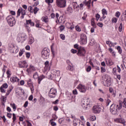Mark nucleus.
<instances>
[{
  "mask_svg": "<svg viewBox=\"0 0 126 126\" xmlns=\"http://www.w3.org/2000/svg\"><path fill=\"white\" fill-rule=\"evenodd\" d=\"M116 123H119L120 124H122V125H125V120L122 118H117L114 120Z\"/></svg>",
  "mask_w": 126,
  "mask_h": 126,
  "instance_id": "obj_19",
  "label": "nucleus"
},
{
  "mask_svg": "<svg viewBox=\"0 0 126 126\" xmlns=\"http://www.w3.org/2000/svg\"><path fill=\"white\" fill-rule=\"evenodd\" d=\"M10 80L12 83H15V82H19V78L15 76L11 77Z\"/></svg>",
  "mask_w": 126,
  "mask_h": 126,
  "instance_id": "obj_18",
  "label": "nucleus"
},
{
  "mask_svg": "<svg viewBox=\"0 0 126 126\" xmlns=\"http://www.w3.org/2000/svg\"><path fill=\"white\" fill-rule=\"evenodd\" d=\"M33 78L34 79H38L39 78V75L38 74L37 72H35L33 76Z\"/></svg>",
  "mask_w": 126,
  "mask_h": 126,
  "instance_id": "obj_30",
  "label": "nucleus"
},
{
  "mask_svg": "<svg viewBox=\"0 0 126 126\" xmlns=\"http://www.w3.org/2000/svg\"><path fill=\"white\" fill-rule=\"evenodd\" d=\"M97 25L99 26V27H101V28L103 27V23H98L97 24Z\"/></svg>",
  "mask_w": 126,
  "mask_h": 126,
  "instance_id": "obj_61",
  "label": "nucleus"
},
{
  "mask_svg": "<svg viewBox=\"0 0 126 126\" xmlns=\"http://www.w3.org/2000/svg\"><path fill=\"white\" fill-rule=\"evenodd\" d=\"M77 88L80 92H81L82 93H85L86 92V87L83 85L79 84Z\"/></svg>",
  "mask_w": 126,
  "mask_h": 126,
  "instance_id": "obj_10",
  "label": "nucleus"
},
{
  "mask_svg": "<svg viewBox=\"0 0 126 126\" xmlns=\"http://www.w3.org/2000/svg\"><path fill=\"white\" fill-rule=\"evenodd\" d=\"M0 92L2 93H5L6 91L4 90V88H2V87H0Z\"/></svg>",
  "mask_w": 126,
  "mask_h": 126,
  "instance_id": "obj_46",
  "label": "nucleus"
},
{
  "mask_svg": "<svg viewBox=\"0 0 126 126\" xmlns=\"http://www.w3.org/2000/svg\"><path fill=\"white\" fill-rule=\"evenodd\" d=\"M91 25H92V26H93V27H94L95 28H96V24L94 22V21H93L92 20L91 21Z\"/></svg>",
  "mask_w": 126,
  "mask_h": 126,
  "instance_id": "obj_53",
  "label": "nucleus"
},
{
  "mask_svg": "<svg viewBox=\"0 0 126 126\" xmlns=\"http://www.w3.org/2000/svg\"><path fill=\"white\" fill-rule=\"evenodd\" d=\"M41 19L43 22H45V23H48V22L49 21L48 16L42 17Z\"/></svg>",
  "mask_w": 126,
  "mask_h": 126,
  "instance_id": "obj_27",
  "label": "nucleus"
},
{
  "mask_svg": "<svg viewBox=\"0 0 126 126\" xmlns=\"http://www.w3.org/2000/svg\"><path fill=\"white\" fill-rule=\"evenodd\" d=\"M118 21V19L117 18H113L112 19V22L113 23H117Z\"/></svg>",
  "mask_w": 126,
  "mask_h": 126,
  "instance_id": "obj_44",
  "label": "nucleus"
},
{
  "mask_svg": "<svg viewBox=\"0 0 126 126\" xmlns=\"http://www.w3.org/2000/svg\"><path fill=\"white\" fill-rule=\"evenodd\" d=\"M122 105L123 106L124 108H126V98L124 99V101L122 103Z\"/></svg>",
  "mask_w": 126,
  "mask_h": 126,
  "instance_id": "obj_48",
  "label": "nucleus"
},
{
  "mask_svg": "<svg viewBox=\"0 0 126 126\" xmlns=\"http://www.w3.org/2000/svg\"><path fill=\"white\" fill-rule=\"evenodd\" d=\"M31 54L30 53V52H28L26 54V58L27 59H29V58H30V56H31Z\"/></svg>",
  "mask_w": 126,
  "mask_h": 126,
  "instance_id": "obj_57",
  "label": "nucleus"
},
{
  "mask_svg": "<svg viewBox=\"0 0 126 126\" xmlns=\"http://www.w3.org/2000/svg\"><path fill=\"white\" fill-rule=\"evenodd\" d=\"M90 105V99L89 98H84L81 102V106L84 110H88Z\"/></svg>",
  "mask_w": 126,
  "mask_h": 126,
  "instance_id": "obj_2",
  "label": "nucleus"
},
{
  "mask_svg": "<svg viewBox=\"0 0 126 126\" xmlns=\"http://www.w3.org/2000/svg\"><path fill=\"white\" fill-rule=\"evenodd\" d=\"M56 95H57V90L54 88H51L49 91V97L50 98H56Z\"/></svg>",
  "mask_w": 126,
  "mask_h": 126,
  "instance_id": "obj_8",
  "label": "nucleus"
},
{
  "mask_svg": "<svg viewBox=\"0 0 126 126\" xmlns=\"http://www.w3.org/2000/svg\"><path fill=\"white\" fill-rule=\"evenodd\" d=\"M7 22H8V24L10 26V27H13L15 25V23H16V21H15V19L12 15H9L6 18Z\"/></svg>",
  "mask_w": 126,
  "mask_h": 126,
  "instance_id": "obj_3",
  "label": "nucleus"
},
{
  "mask_svg": "<svg viewBox=\"0 0 126 126\" xmlns=\"http://www.w3.org/2000/svg\"><path fill=\"white\" fill-rule=\"evenodd\" d=\"M67 99L68 100H72L73 99V94H71V93L68 92L67 93Z\"/></svg>",
  "mask_w": 126,
  "mask_h": 126,
  "instance_id": "obj_20",
  "label": "nucleus"
},
{
  "mask_svg": "<svg viewBox=\"0 0 126 126\" xmlns=\"http://www.w3.org/2000/svg\"><path fill=\"white\" fill-rule=\"evenodd\" d=\"M11 47H12L11 50H12V53H13L14 54H17V53H18V52H19V48L18 47V46H14L12 44V45H11Z\"/></svg>",
  "mask_w": 126,
  "mask_h": 126,
  "instance_id": "obj_15",
  "label": "nucleus"
},
{
  "mask_svg": "<svg viewBox=\"0 0 126 126\" xmlns=\"http://www.w3.org/2000/svg\"><path fill=\"white\" fill-rule=\"evenodd\" d=\"M27 83L30 88V89L32 91V93H33L34 92V86H33V84L32 83V81L30 79H29L28 80H27Z\"/></svg>",
  "mask_w": 126,
  "mask_h": 126,
  "instance_id": "obj_14",
  "label": "nucleus"
},
{
  "mask_svg": "<svg viewBox=\"0 0 126 126\" xmlns=\"http://www.w3.org/2000/svg\"><path fill=\"white\" fill-rule=\"evenodd\" d=\"M26 38H27L26 34L24 33H22L21 34L20 36H18L17 39L19 43L20 42L22 43L26 40Z\"/></svg>",
  "mask_w": 126,
  "mask_h": 126,
  "instance_id": "obj_9",
  "label": "nucleus"
},
{
  "mask_svg": "<svg viewBox=\"0 0 126 126\" xmlns=\"http://www.w3.org/2000/svg\"><path fill=\"white\" fill-rule=\"evenodd\" d=\"M80 43L81 45L87 44V39H80Z\"/></svg>",
  "mask_w": 126,
  "mask_h": 126,
  "instance_id": "obj_26",
  "label": "nucleus"
},
{
  "mask_svg": "<svg viewBox=\"0 0 126 126\" xmlns=\"http://www.w3.org/2000/svg\"><path fill=\"white\" fill-rule=\"evenodd\" d=\"M75 28H76V31H78V32H80V31H81V29H80L79 26H76Z\"/></svg>",
  "mask_w": 126,
  "mask_h": 126,
  "instance_id": "obj_54",
  "label": "nucleus"
},
{
  "mask_svg": "<svg viewBox=\"0 0 126 126\" xmlns=\"http://www.w3.org/2000/svg\"><path fill=\"white\" fill-rule=\"evenodd\" d=\"M41 54L42 59L47 60V59H49V57H50V50L48 48H45L42 51Z\"/></svg>",
  "mask_w": 126,
  "mask_h": 126,
  "instance_id": "obj_5",
  "label": "nucleus"
},
{
  "mask_svg": "<svg viewBox=\"0 0 126 126\" xmlns=\"http://www.w3.org/2000/svg\"><path fill=\"white\" fill-rule=\"evenodd\" d=\"M12 116H13V123H14V122H15V121H16V116L15 115V114L13 113L12 114Z\"/></svg>",
  "mask_w": 126,
  "mask_h": 126,
  "instance_id": "obj_43",
  "label": "nucleus"
},
{
  "mask_svg": "<svg viewBox=\"0 0 126 126\" xmlns=\"http://www.w3.org/2000/svg\"><path fill=\"white\" fill-rule=\"evenodd\" d=\"M72 5L74 9H75V8L78 9V8H80V6H79V5L77 4V2H73L72 3Z\"/></svg>",
  "mask_w": 126,
  "mask_h": 126,
  "instance_id": "obj_24",
  "label": "nucleus"
},
{
  "mask_svg": "<svg viewBox=\"0 0 126 126\" xmlns=\"http://www.w3.org/2000/svg\"><path fill=\"white\" fill-rule=\"evenodd\" d=\"M12 89H13V86L12 85H11L9 87V89L7 90V92L6 93L5 96H8L9 94H10V92L12 91Z\"/></svg>",
  "mask_w": 126,
  "mask_h": 126,
  "instance_id": "obj_21",
  "label": "nucleus"
},
{
  "mask_svg": "<svg viewBox=\"0 0 126 126\" xmlns=\"http://www.w3.org/2000/svg\"><path fill=\"white\" fill-rule=\"evenodd\" d=\"M95 18L96 21H98V20H99V19H100V15L99 14H96L95 15Z\"/></svg>",
  "mask_w": 126,
  "mask_h": 126,
  "instance_id": "obj_52",
  "label": "nucleus"
},
{
  "mask_svg": "<svg viewBox=\"0 0 126 126\" xmlns=\"http://www.w3.org/2000/svg\"><path fill=\"white\" fill-rule=\"evenodd\" d=\"M101 71L102 73L105 72L106 71V69L105 68V67H101Z\"/></svg>",
  "mask_w": 126,
  "mask_h": 126,
  "instance_id": "obj_64",
  "label": "nucleus"
},
{
  "mask_svg": "<svg viewBox=\"0 0 126 126\" xmlns=\"http://www.w3.org/2000/svg\"><path fill=\"white\" fill-rule=\"evenodd\" d=\"M117 49L119 54H122V52H123V50H122V48L119 46L117 47Z\"/></svg>",
  "mask_w": 126,
  "mask_h": 126,
  "instance_id": "obj_40",
  "label": "nucleus"
},
{
  "mask_svg": "<svg viewBox=\"0 0 126 126\" xmlns=\"http://www.w3.org/2000/svg\"><path fill=\"white\" fill-rule=\"evenodd\" d=\"M67 11L68 13H69V14L71 13L72 12H73L72 8H71L70 7L67 8Z\"/></svg>",
  "mask_w": 126,
  "mask_h": 126,
  "instance_id": "obj_32",
  "label": "nucleus"
},
{
  "mask_svg": "<svg viewBox=\"0 0 126 126\" xmlns=\"http://www.w3.org/2000/svg\"><path fill=\"white\" fill-rule=\"evenodd\" d=\"M26 24L27 25H30L31 26H34L35 24L34 22H32V20H26Z\"/></svg>",
  "mask_w": 126,
  "mask_h": 126,
  "instance_id": "obj_23",
  "label": "nucleus"
},
{
  "mask_svg": "<svg viewBox=\"0 0 126 126\" xmlns=\"http://www.w3.org/2000/svg\"><path fill=\"white\" fill-rule=\"evenodd\" d=\"M92 68L91 66H88L86 68L87 72H90V71H91Z\"/></svg>",
  "mask_w": 126,
  "mask_h": 126,
  "instance_id": "obj_49",
  "label": "nucleus"
},
{
  "mask_svg": "<svg viewBox=\"0 0 126 126\" xmlns=\"http://www.w3.org/2000/svg\"><path fill=\"white\" fill-rule=\"evenodd\" d=\"M36 68L32 65H30V67L27 69V71L28 73H31L32 71H35Z\"/></svg>",
  "mask_w": 126,
  "mask_h": 126,
  "instance_id": "obj_17",
  "label": "nucleus"
},
{
  "mask_svg": "<svg viewBox=\"0 0 126 126\" xmlns=\"http://www.w3.org/2000/svg\"><path fill=\"white\" fill-rule=\"evenodd\" d=\"M112 102V101H111V100H110L109 99H107L106 100V106L107 107H108V106H109V105H110V103Z\"/></svg>",
  "mask_w": 126,
  "mask_h": 126,
  "instance_id": "obj_47",
  "label": "nucleus"
},
{
  "mask_svg": "<svg viewBox=\"0 0 126 126\" xmlns=\"http://www.w3.org/2000/svg\"><path fill=\"white\" fill-rule=\"evenodd\" d=\"M73 95H77V90H74L73 91Z\"/></svg>",
  "mask_w": 126,
  "mask_h": 126,
  "instance_id": "obj_62",
  "label": "nucleus"
},
{
  "mask_svg": "<svg viewBox=\"0 0 126 126\" xmlns=\"http://www.w3.org/2000/svg\"><path fill=\"white\" fill-rule=\"evenodd\" d=\"M121 15V12L119 11H117L115 13V16L117 17V18L120 17V16Z\"/></svg>",
  "mask_w": 126,
  "mask_h": 126,
  "instance_id": "obj_50",
  "label": "nucleus"
},
{
  "mask_svg": "<svg viewBox=\"0 0 126 126\" xmlns=\"http://www.w3.org/2000/svg\"><path fill=\"white\" fill-rule=\"evenodd\" d=\"M79 46L78 44H76L74 45V48H75V49H77V50H79Z\"/></svg>",
  "mask_w": 126,
  "mask_h": 126,
  "instance_id": "obj_60",
  "label": "nucleus"
},
{
  "mask_svg": "<svg viewBox=\"0 0 126 126\" xmlns=\"http://www.w3.org/2000/svg\"><path fill=\"white\" fill-rule=\"evenodd\" d=\"M39 11V8H38L37 7H34L33 9V13L34 14H37V12Z\"/></svg>",
  "mask_w": 126,
  "mask_h": 126,
  "instance_id": "obj_34",
  "label": "nucleus"
},
{
  "mask_svg": "<svg viewBox=\"0 0 126 126\" xmlns=\"http://www.w3.org/2000/svg\"><path fill=\"white\" fill-rule=\"evenodd\" d=\"M17 17H19L20 16V14H21V19H24V16L26 15V11L25 10L23 9L22 7H20L17 11Z\"/></svg>",
  "mask_w": 126,
  "mask_h": 126,
  "instance_id": "obj_6",
  "label": "nucleus"
},
{
  "mask_svg": "<svg viewBox=\"0 0 126 126\" xmlns=\"http://www.w3.org/2000/svg\"><path fill=\"white\" fill-rule=\"evenodd\" d=\"M73 123L74 126H84L83 123H82V122H80V120L78 119L73 120Z\"/></svg>",
  "mask_w": 126,
  "mask_h": 126,
  "instance_id": "obj_12",
  "label": "nucleus"
},
{
  "mask_svg": "<svg viewBox=\"0 0 126 126\" xmlns=\"http://www.w3.org/2000/svg\"><path fill=\"white\" fill-rule=\"evenodd\" d=\"M45 2L48 4H50V3H53L54 2V0H45Z\"/></svg>",
  "mask_w": 126,
  "mask_h": 126,
  "instance_id": "obj_42",
  "label": "nucleus"
},
{
  "mask_svg": "<svg viewBox=\"0 0 126 126\" xmlns=\"http://www.w3.org/2000/svg\"><path fill=\"white\" fill-rule=\"evenodd\" d=\"M71 52L72 53V54H76V53H77V50L74 49H72L71 50Z\"/></svg>",
  "mask_w": 126,
  "mask_h": 126,
  "instance_id": "obj_55",
  "label": "nucleus"
},
{
  "mask_svg": "<svg viewBox=\"0 0 126 126\" xmlns=\"http://www.w3.org/2000/svg\"><path fill=\"white\" fill-rule=\"evenodd\" d=\"M101 11L103 15H107V10H106V9L105 8L102 9Z\"/></svg>",
  "mask_w": 126,
  "mask_h": 126,
  "instance_id": "obj_35",
  "label": "nucleus"
},
{
  "mask_svg": "<svg viewBox=\"0 0 126 126\" xmlns=\"http://www.w3.org/2000/svg\"><path fill=\"white\" fill-rule=\"evenodd\" d=\"M108 51L111 53V54H112L113 57H116V53L114 52V50H113L112 48H108Z\"/></svg>",
  "mask_w": 126,
  "mask_h": 126,
  "instance_id": "obj_28",
  "label": "nucleus"
},
{
  "mask_svg": "<svg viewBox=\"0 0 126 126\" xmlns=\"http://www.w3.org/2000/svg\"><path fill=\"white\" fill-rule=\"evenodd\" d=\"M19 65L20 67H21L22 68L24 67L27 68V67H28V64L27 63V62L25 61L19 62Z\"/></svg>",
  "mask_w": 126,
  "mask_h": 126,
  "instance_id": "obj_13",
  "label": "nucleus"
},
{
  "mask_svg": "<svg viewBox=\"0 0 126 126\" xmlns=\"http://www.w3.org/2000/svg\"><path fill=\"white\" fill-rule=\"evenodd\" d=\"M119 32H122L123 31V24L121 23L120 26L119 27Z\"/></svg>",
  "mask_w": 126,
  "mask_h": 126,
  "instance_id": "obj_38",
  "label": "nucleus"
},
{
  "mask_svg": "<svg viewBox=\"0 0 126 126\" xmlns=\"http://www.w3.org/2000/svg\"><path fill=\"white\" fill-rule=\"evenodd\" d=\"M89 63L92 66H93V67H94V64H93V62H92V59H90Z\"/></svg>",
  "mask_w": 126,
  "mask_h": 126,
  "instance_id": "obj_56",
  "label": "nucleus"
},
{
  "mask_svg": "<svg viewBox=\"0 0 126 126\" xmlns=\"http://www.w3.org/2000/svg\"><path fill=\"white\" fill-rule=\"evenodd\" d=\"M59 28L61 32H62V31L64 30L65 27L63 25H61L59 27Z\"/></svg>",
  "mask_w": 126,
  "mask_h": 126,
  "instance_id": "obj_37",
  "label": "nucleus"
},
{
  "mask_svg": "<svg viewBox=\"0 0 126 126\" xmlns=\"http://www.w3.org/2000/svg\"><path fill=\"white\" fill-rule=\"evenodd\" d=\"M2 101L4 102V103H5V102H6V96H2Z\"/></svg>",
  "mask_w": 126,
  "mask_h": 126,
  "instance_id": "obj_63",
  "label": "nucleus"
},
{
  "mask_svg": "<svg viewBox=\"0 0 126 126\" xmlns=\"http://www.w3.org/2000/svg\"><path fill=\"white\" fill-rule=\"evenodd\" d=\"M28 104H29L28 101H26L25 104H24V108L27 107L28 106Z\"/></svg>",
  "mask_w": 126,
  "mask_h": 126,
  "instance_id": "obj_59",
  "label": "nucleus"
},
{
  "mask_svg": "<svg viewBox=\"0 0 126 126\" xmlns=\"http://www.w3.org/2000/svg\"><path fill=\"white\" fill-rule=\"evenodd\" d=\"M6 74L7 75V77H10V75H11V74H10V71H9L8 70H7Z\"/></svg>",
  "mask_w": 126,
  "mask_h": 126,
  "instance_id": "obj_58",
  "label": "nucleus"
},
{
  "mask_svg": "<svg viewBox=\"0 0 126 126\" xmlns=\"http://www.w3.org/2000/svg\"><path fill=\"white\" fill-rule=\"evenodd\" d=\"M86 54V50L84 47H80L79 49L78 52L77 54L79 57H85Z\"/></svg>",
  "mask_w": 126,
  "mask_h": 126,
  "instance_id": "obj_7",
  "label": "nucleus"
},
{
  "mask_svg": "<svg viewBox=\"0 0 126 126\" xmlns=\"http://www.w3.org/2000/svg\"><path fill=\"white\" fill-rule=\"evenodd\" d=\"M56 5L60 8H64L66 6V0H56Z\"/></svg>",
  "mask_w": 126,
  "mask_h": 126,
  "instance_id": "obj_4",
  "label": "nucleus"
},
{
  "mask_svg": "<svg viewBox=\"0 0 126 126\" xmlns=\"http://www.w3.org/2000/svg\"><path fill=\"white\" fill-rule=\"evenodd\" d=\"M90 120L92 121V122H94V121H96V117L95 116H91Z\"/></svg>",
  "mask_w": 126,
  "mask_h": 126,
  "instance_id": "obj_36",
  "label": "nucleus"
},
{
  "mask_svg": "<svg viewBox=\"0 0 126 126\" xmlns=\"http://www.w3.org/2000/svg\"><path fill=\"white\" fill-rule=\"evenodd\" d=\"M67 70H70V71H72L73 70V66L69 65L67 67Z\"/></svg>",
  "mask_w": 126,
  "mask_h": 126,
  "instance_id": "obj_31",
  "label": "nucleus"
},
{
  "mask_svg": "<svg viewBox=\"0 0 126 126\" xmlns=\"http://www.w3.org/2000/svg\"><path fill=\"white\" fill-rule=\"evenodd\" d=\"M60 38L62 40H65V36L63 34H60Z\"/></svg>",
  "mask_w": 126,
  "mask_h": 126,
  "instance_id": "obj_45",
  "label": "nucleus"
},
{
  "mask_svg": "<svg viewBox=\"0 0 126 126\" xmlns=\"http://www.w3.org/2000/svg\"><path fill=\"white\" fill-rule=\"evenodd\" d=\"M108 62L109 65H113V64H114V62H113L111 59H109Z\"/></svg>",
  "mask_w": 126,
  "mask_h": 126,
  "instance_id": "obj_39",
  "label": "nucleus"
},
{
  "mask_svg": "<svg viewBox=\"0 0 126 126\" xmlns=\"http://www.w3.org/2000/svg\"><path fill=\"white\" fill-rule=\"evenodd\" d=\"M45 78V76L44 75H41L38 77V84H41V82L43 79Z\"/></svg>",
  "mask_w": 126,
  "mask_h": 126,
  "instance_id": "obj_25",
  "label": "nucleus"
},
{
  "mask_svg": "<svg viewBox=\"0 0 126 126\" xmlns=\"http://www.w3.org/2000/svg\"><path fill=\"white\" fill-rule=\"evenodd\" d=\"M93 110L94 114H99V113L101 112V107L100 105L94 106L93 108Z\"/></svg>",
  "mask_w": 126,
  "mask_h": 126,
  "instance_id": "obj_11",
  "label": "nucleus"
},
{
  "mask_svg": "<svg viewBox=\"0 0 126 126\" xmlns=\"http://www.w3.org/2000/svg\"><path fill=\"white\" fill-rule=\"evenodd\" d=\"M105 82L106 83V86L107 87H109L112 85V81L111 80V78H109L105 80Z\"/></svg>",
  "mask_w": 126,
  "mask_h": 126,
  "instance_id": "obj_22",
  "label": "nucleus"
},
{
  "mask_svg": "<svg viewBox=\"0 0 126 126\" xmlns=\"http://www.w3.org/2000/svg\"><path fill=\"white\" fill-rule=\"evenodd\" d=\"M122 108V103H119L118 104H112L110 107V111L112 115H118L119 114V111Z\"/></svg>",
  "mask_w": 126,
  "mask_h": 126,
  "instance_id": "obj_1",
  "label": "nucleus"
},
{
  "mask_svg": "<svg viewBox=\"0 0 126 126\" xmlns=\"http://www.w3.org/2000/svg\"><path fill=\"white\" fill-rule=\"evenodd\" d=\"M66 27L68 29H70V30H73V29H74V25L72 22H67L66 23Z\"/></svg>",
  "mask_w": 126,
  "mask_h": 126,
  "instance_id": "obj_16",
  "label": "nucleus"
},
{
  "mask_svg": "<svg viewBox=\"0 0 126 126\" xmlns=\"http://www.w3.org/2000/svg\"><path fill=\"white\" fill-rule=\"evenodd\" d=\"M80 37V39H87V36H86L84 33H81Z\"/></svg>",
  "mask_w": 126,
  "mask_h": 126,
  "instance_id": "obj_29",
  "label": "nucleus"
},
{
  "mask_svg": "<svg viewBox=\"0 0 126 126\" xmlns=\"http://www.w3.org/2000/svg\"><path fill=\"white\" fill-rule=\"evenodd\" d=\"M1 87H2L3 88L6 89L7 87H8V85H7V83H4L1 86Z\"/></svg>",
  "mask_w": 126,
  "mask_h": 126,
  "instance_id": "obj_41",
  "label": "nucleus"
},
{
  "mask_svg": "<svg viewBox=\"0 0 126 126\" xmlns=\"http://www.w3.org/2000/svg\"><path fill=\"white\" fill-rule=\"evenodd\" d=\"M11 106L12 105V107L14 110V111L16 110V106L15 105V103L10 104Z\"/></svg>",
  "mask_w": 126,
  "mask_h": 126,
  "instance_id": "obj_51",
  "label": "nucleus"
},
{
  "mask_svg": "<svg viewBox=\"0 0 126 126\" xmlns=\"http://www.w3.org/2000/svg\"><path fill=\"white\" fill-rule=\"evenodd\" d=\"M49 61H46L44 63V64L45 65V69H48V68L49 67Z\"/></svg>",
  "mask_w": 126,
  "mask_h": 126,
  "instance_id": "obj_33",
  "label": "nucleus"
}]
</instances>
